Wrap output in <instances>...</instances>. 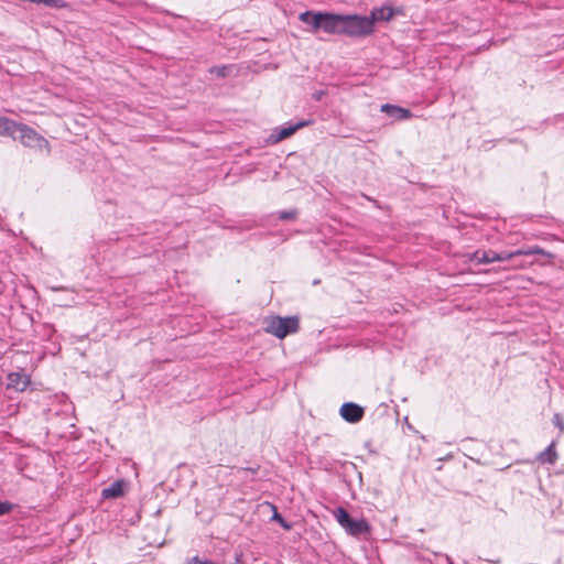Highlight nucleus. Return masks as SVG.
<instances>
[{
  "label": "nucleus",
  "mask_w": 564,
  "mask_h": 564,
  "mask_svg": "<svg viewBox=\"0 0 564 564\" xmlns=\"http://www.w3.org/2000/svg\"><path fill=\"white\" fill-rule=\"evenodd\" d=\"M21 122H17L10 118L0 116V135L15 139V133Z\"/></svg>",
  "instance_id": "f8f14e48"
},
{
  "label": "nucleus",
  "mask_w": 564,
  "mask_h": 564,
  "mask_svg": "<svg viewBox=\"0 0 564 564\" xmlns=\"http://www.w3.org/2000/svg\"><path fill=\"white\" fill-rule=\"evenodd\" d=\"M322 17L323 12L313 13L311 11H305L300 14V20L303 23L311 25L313 31L316 32L317 30H319Z\"/></svg>",
  "instance_id": "4468645a"
},
{
  "label": "nucleus",
  "mask_w": 564,
  "mask_h": 564,
  "mask_svg": "<svg viewBox=\"0 0 564 564\" xmlns=\"http://www.w3.org/2000/svg\"><path fill=\"white\" fill-rule=\"evenodd\" d=\"M446 561H447L449 564H452V560H451V557H449L448 555H446Z\"/></svg>",
  "instance_id": "b1692460"
},
{
  "label": "nucleus",
  "mask_w": 564,
  "mask_h": 564,
  "mask_svg": "<svg viewBox=\"0 0 564 564\" xmlns=\"http://www.w3.org/2000/svg\"><path fill=\"white\" fill-rule=\"evenodd\" d=\"M12 510V505L8 501H0V516H4Z\"/></svg>",
  "instance_id": "aec40b11"
},
{
  "label": "nucleus",
  "mask_w": 564,
  "mask_h": 564,
  "mask_svg": "<svg viewBox=\"0 0 564 564\" xmlns=\"http://www.w3.org/2000/svg\"><path fill=\"white\" fill-rule=\"evenodd\" d=\"M18 139L24 147L37 150L40 152L44 151L46 154H50V142L33 128L25 123H21L18 129Z\"/></svg>",
  "instance_id": "20e7f679"
},
{
  "label": "nucleus",
  "mask_w": 564,
  "mask_h": 564,
  "mask_svg": "<svg viewBox=\"0 0 564 564\" xmlns=\"http://www.w3.org/2000/svg\"><path fill=\"white\" fill-rule=\"evenodd\" d=\"M324 91L323 90H318L316 93L313 94V99L316 100V101H319L322 99V97L324 96Z\"/></svg>",
  "instance_id": "4be33fe9"
},
{
  "label": "nucleus",
  "mask_w": 564,
  "mask_h": 564,
  "mask_svg": "<svg viewBox=\"0 0 564 564\" xmlns=\"http://www.w3.org/2000/svg\"><path fill=\"white\" fill-rule=\"evenodd\" d=\"M552 422L555 426H557L562 432L564 431V421L561 416V414L555 413L553 415Z\"/></svg>",
  "instance_id": "6ab92c4d"
},
{
  "label": "nucleus",
  "mask_w": 564,
  "mask_h": 564,
  "mask_svg": "<svg viewBox=\"0 0 564 564\" xmlns=\"http://www.w3.org/2000/svg\"><path fill=\"white\" fill-rule=\"evenodd\" d=\"M57 0H42V3H45L48 7H54Z\"/></svg>",
  "instance_id": "5701e85b"
},
{
  "label": "nucleus",
  "mask_w": 564,
  "mask_h": 564,
  "mask_svg": "<svg viewBox=\"0 0 564 564\" xmlns=\"http://www.w3.org/2000/svg\"><path fill=\"white\" fill-rule=\"evenodd\" d=\"M308 124V121H300L296 124H292L289 127L281 128L276 134H272L271 138L273 139V142H280L289 137H291L293 133H295L300 128H303Z\"/></svg>",
  "instance_id": "ddd939ff"
},
{
  "label": "nucleus",
  "mask_w": 564,
  "mask_h": 564,
  "mask_svg": "<svg viewBox=\"0 0 564 564\" xmlns=\"http://www.w3.org/2000/svg\"><path fill=\"white\" fill-rule=\"evenodd\" d=\"M273 519L278 520L284 529H291V525L278 512L274 513Z\"/></svg>",
  "instance_id": "412c9836"
},
{
  "label": "nucleus",
  "mask_w": 564,
  "mask_h": 564,
  "mask_svg": "<svg viewBox=\"0 0 564 564\" xmlns=\"http://www.w3.org/2000/svg\"><path fill=\"white\" fill-rule=\"evenodd\" d=\"M239 561H240V558H239V556L237 555V556H236V562H235V563H232V564H237Z\"/></svg>",
  "instance_id": "393cba45"
},
{
  "label": "nucleus",
  "mask_w": 564,
  "mask_h": 564,
  "mask_svg": "<svg viewBox=\"0 0 564 564\" xmlns=\"http://www.w3.org/2000/svg\"><path fill=\"white\" fill-rule=\"evenodd\" d=\"M533 254H542L547 258H553L554 256L551 252L545 251L544 249L534 246V247H528V248H520L514 251H501L492 253V259H496V261H507L511 260L513 258L520 257V256H533Z\"/></svg>",
  "instance_id": "39448f33"
},
{
  "label": "nucleus",
  "mask_w": 564,
  "mask_h": 564,
  "mask_svg": "<svg viewBox=\"0 0 564 564\" xmlns=\"http://www.w3.org/2000/svg\"><path fill=\"white\" fill-rule=\"evenodd\" d=\"M340 416L348 423H358L365 415V410L357 403L346 402L340 406Z\"/></svg>",
  "instance_id": "423d86ee"
},
{
  "label": "nucleus",
  "mask_w": 564,
  "mask_h": 564,
  "mask_svg": "<svg viewBox=\"0 0 564 564\" xmlns=\"http://www.w3.org/2000/svg\"><path fill=\"white\" fill-rule=\"evenodd\" d=\"M492 253H495L494 250H488V251L477 250L473 253L466 254V257L468 258V260L477 261L478 263H491V262H496V259H492Z\"/></svg>",
  "instance_id": "dca6fc26"
},
{
  "label": "nucleus",
  "mask_w": 564,
  "mask_h": 564,
  "mask_svg": "<svg viewBox=\"0 0 564 564\" xmlns=\"http://www.w3.org/2000/svg\"><path fill=\"white\" fill-rule=\"evenodd\" d=\"M381 111L399 121L406 120L412 117V112L409 109L390 104L382 105Z\"/></svg>",
  "instance_id": "9b49d317"
},
{
  "label": "nucleus",
  "mask_w": 564,
  "mask_h": 564,
  "mask_svg": "<svg viewBox=\"0 0 564 564\" xmlns=\"http://www.w3.org/2000/svg\"><path fill=\"white\" fill-rule=\"evenodd\" d=\"M319 29L328 34L341 35V14L323 12Z\"/></svg>",
  "instance_id": "0eeeda50"
},
{
  "label": "nucleus",
  "mask_w": 564,
  "mask_h": 564,
  "mask_svg": "<svg viewBox=\"0 0 564 564\" xmlns=\"http://www.w3.org/2000/svg\"><path fill=\"white\" fill-rule=\"evenodd\" d=\"M212 74H215L217 77H227L230 73V67L223 65V66H214L209 69Z\"/></svg>",
  "instance_id": "f3484780"
},
{
  "label": "nucleus",
  "mask_w": 564,
  "mask_h": 564,
  "mask_svg": "<svg viewBox=\"0 0 564 564\" xmlns=\"http://www.w3.org/2000/svg\"><path fill=\"white\" fill-rule=\"evenodd\" d=\"M553 441L543 452L540 453L538 459L543 464H554L557 460V453Z\"/></svg>",
  "instance_id": "2eb2a0df"
},
{
  "label": "nucleus",
  "mask_w": 564,
  "mask_h": 564,
  "mask_svg": "<svg viewBox=\"0 0 564 564\" xmlns=\"http://www.w3.org/2000/svg\"><path fill=\"white\" fill-rule=\"evenodd\" d=\"M333 514L348 535L359 538L368 535L371 532V527L366 519H354L343 507L336 508Z\"/></svg>",
  "instance_id": "f257e3e1"
},
{
  "label": "nucleus",
  "mask_w": 564,
  "mask_h": 564,
  "mask_svg": "<svg viewBox=\"0 0 564 564\" xmlns=\"http://www.w3.org/2000/svg\"><path fill=\"white\" fill-rule=\"evenodd\" d=\"M300 328V322L296 316L281 317L272 316L265 321L264 330L282 339L289 334L296 333Z\"/></svg>",
  "instance_id": "7ed1b4c3"
},
{
  "label": "nucleus",
  "mask_w": 564,
  "mask_h": 564,
  "mask_svg": "<svg viewBox=\"0 0 564 564\" xmlns=\"http://www.w3.org/2000/svg\"><path fill=\"white\" fill-rule=\"evenodd\" d=\"M30 376L24 372H11L8 375L7 387L17 391H24L30 384Z\"/></svg>",
  "instance_id": "1a4fd4ad"
},
{
  "label": "nucleus",
  "mask_w": 564,
  "mask_h": 564,
  "mask_svg": "<svg viewBox=\"0 0 564 564\" xmlns=\"http://www.w3.org/2000/svg\"><path fill=\"white\" fill-rule=\"evenodd\" d=\"M128 482L124 479L113 481L109 487L104 488L101 497L104 499H117L124 495Z\"/></svg>",
  "instance_id": "9d476101"
},
{
  "label": "nucleus",
  "mask_w": 564,
  "mask_h": 564,
  "mask_svg": "<svg viewBox=\"0 0 564 564\" xmlns=\"http://www.w3.org/2000/svg\"><path fill=\"white\" fill-rule=\"evenodd\" d=\"M395 10L391 6L373 8L368 20H371V29H375V22H388L394 17Z\"/></svg>",
  "instance_id": "6e6552de"
},
{
  "label": "nucleus",
  "mask_w": 564,
  "mask_h": 564,
  "mask_svg": "<svg viewBox=\"0 0 564 564\" xmlns=\"http://www.w3.org/2000/svg\"><path fill=\"white\" fill-rule=\"evenodd\" d=\"M278 216H279V219H281V220H294L297 216V210L296 209L281 210V212H279Z\"/></svg>",
  "instance_id": "a211bd4d"
},
{
  "label": "nucleus",
  "mask_w": 564,
  "mask_h": 564,
  "mask_svg": "<svg viewBox=\"0 0 564 564\" xmlns=\"http://www.w3.org/2000/svg\"><path fill=\"white\" fill-rule=\"evenodd\" d=\"M371 20L358 14H341V35L349 37H364L371 35Z\"/></svg>",
  "instance_id": "f03ea898"
}]
</instances>
